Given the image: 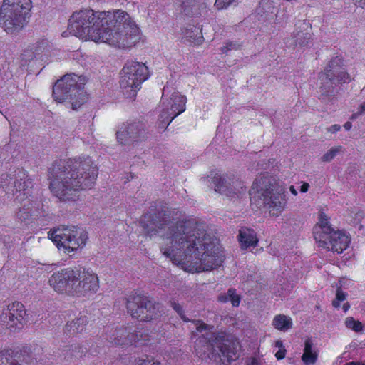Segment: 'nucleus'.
Instances as JSON below:
<instances>
[{
	"instance_id": "37998d69",
	"label": "nucleus",
	"mask_w": 365,
	"mask_h": 365,
	"mask_svg": "<svg viewBox=\"0 0 365 365\" xmlns=\"http://www.w3.org/2000/svg\"><path fill=\"white\" fill-rule=\"evenodd\" d=\"M286 349L284 348L279 349L275 354V356L278 360L283 359L285 357Z\"/></svg>"
},
{
	"instance_id": "5701e85b",
	"label": "nucleus",
	"mask_w": 365,
	"mask_h": 365,
	"mask_svg": "<svg viewBox=\"0 0 365 365\" xmlns=\"http://www.w3.org/2000/svg\"><path fill=\"white\" fill-rule=\"evenodd\" d=\"M64 359L66 361H71L83 357L87 352V348L81 344H72L66 347L62 351Z\"/></svg>"
},
{
	"instance_id": "f8f14e48",
	"label": "nucleus",
	"mask_w": 365,
	"mask_h": 365,
	"mask_svg": "<svg viewBox=\"0 0 365 365\" xmlns=\"http://www.w3.org/2000/svg\"><path fill=\"white\" fill-rule=\"evenodd\" d=\"M148 68L143 63L128 61L124 66L120 76V85L127 98L135 97L140 85L148 78Z\"/></svg>"
},
{
	"instance_id": "a18cd8bd",
	"label": "nucleus",
	"mask_w": 365,
	"mask_h": 365,
	"mask_svg": "<svg viewBox=\"0 0 365 365\" xmlns=\"http://www.w3.org/2000/svg\"><path fill=\"white\" fill-rule=\"evenodd\" d=\"M246 365H259V363L257 359L250 358L246 361Z\"/></svg>"
},
{
	"instance_id": "c756f323",
	"label": "nucleus",
	"mask_w": 365,
	"mask_h": 365,
	"mask_svg": "<svg viewBox=\"0 0 365 365\" xmlns=\"http://www.w3.org/2000/svg\"><path fill=\"white\" fill-rule=\"evenodd\" d=\"M345 324L347 328L351 329L356 332L361 331L364 327L359 321L355 320L353 317L346 318Z\"/></svg>"
},
{
	"instance_id": "58836bf2",
	"label": "nucleus",
	"mask_w": 365,
	"mask_h": 365,
	"mask_svg": "<svg viewBox=\"0 0 365 365\" xmlns=\"http://www.w3.org/2000/svg\"><path fill=\"white\" fill-rule=\"evenodd\" d=\"M192 322L196 326V330L198 332H202V331H206L208 329V325L203 323L200 320H192Z\"/></svg>"
},
{
	"instance_id": "49530a36",
	"label": "nucleus",
	"mask_w": 365,
	"mask_h": 365,
	"mask_svg": "<svg viewBox=\"0 0 365 365\" xmlns=\"http://www.w3.org/2000/svg\"><path fill=\"white\" fill-rule=\"evenodd\" d=\"M340 128H341L340 125L335 124V125H333L331 127H329L328 128V131L334 133H336L337 131H339L340 130Z\"/></svg>"
},
{
	"instance_id": "aec40b11",
	"label": "nucleus",
	"mask_w": 365,
	"mask_h": 365,
	"mask_svg": "<svg viewBox=\"0 0 365 365\" xmlns=\"http://www.w3.org/2000/svg\"><path fill=\"white\" fill-rule=\"evenodd\" d=\"M239 183L233 182V185H230L227 182V180L225 178L220 177L219 181L216 185V191L225 195L226 196L233 198V197H240L242 195L245 193L246 187L243 186H240L237 187Z\"/></svg>"
},
{
	"instance_id": "39448f33",
	"label": "nucleus",
	"mask_w": 365,
	"mask_h": 365,
	"mask_svg": "<svg viewBox=\"0 0 365 365\" xmlns=\"http://www.w3.org/2000/svg\"><path fill=\"white\" fill-rule=\"evenodd\" d=\"M50 286L58 293L85 296L97 292L98 279L92 271L86 269L66 268L54 272L49 278Z\"/></svg>"
},
{
	"instance_id": "a878e982",
	"label": "nucleus",
	"mask_w": 365,
	"mask_h": 365,
	"mask_svg": "<svg viewBox=\"0 0 365 365\" xmlns=\"http://www.w3.org/2000/svg\"><path fill=\"white\" fill-rule=\"evenodd\" d=\"M313 343L310 339H307L304 343V354L302 356L303 362L306 365L313 364L317 359V354L312 349Z\"/></svg>"
},
{
	"instance_id": "ddd939ff",
	"label": "nucleus",
	"mask_w": 365,
	"mask_h": 365,
	"mask_svg": "<svg viewBox=\"0 0 365 365\" xmlns=\"http://www.w3.org/2000/svg\"><path fill=\"white\" fill-rule=\"evenodd\" d=\"M168 88H164L161 100L162 111L159 115V127L166 128L178 115L185 110L186 97L174 91L168 96Z\"/></svg>"
},
{
	"instance_id": "f03ea898",
	"label": "nucleus",
	"mask_w": 365,
	"mask_h": 365,
	"mask_svg": "<svg viewBox=\"0 0 365 365\" xmlns=\"http://www.w3.org/2000/svg\"><path fill=\"white\" fill-rule=\"evenodd\" d=\"M68 29L70 33L82 39L119 48L131 47L140 40L139 28L123 10L101 12L81 10L70 17Z\"/></svg>"
},
{
	"instance_id": "412c9836",
	"label": "nucleus",
	"mask_w": 365,
	"mask_h": 365,
	"mask_svg": "<svg viewBox=\"0 0 365 365\" xmlns=\"http://www.w3.org/2000/svg\"><path fill=\"white\" fill-rule=\"evenodd\" d=\"M296 27V31L292 34L294 43L304 46L311 38V34L308 31L309 23L305 21H299Z\"/></svg>"
},
{
	"instance_id": "4468645a",
	"label": "nucleus",
	"mask_w": 365,
	"mask_h": 365,
	"mask_svg": "<svg viewBox=\"0 0 365 365\" xmlns=\"http://www.w3.org/2000/svg\"><path fill=\"white\" fill-rule=\"evenodd\" d=\"M30 185L28 175L22 168L16 169L13 173H4L0 178V187L6 192L12 195L26 190Z\"/></svg>"
},
{
	"instance_id": "c9c22d12",
	"label": "nucleus",
	"mask_w": 365,
	"mask_h": 365,
	"mask_svg": "<svg viewBox=\"0 0 365 365\" xmlns=\"http://www.w3.org/2000/svg\"><path fill=\"white\" fill-rule=\"evenodd\" d=\"M346 294L342 291L341 287H338L336 289V299L333 300L332 305L339 308L340 307V302L345 300Z\"/></svg>"
},
{
	"instance_id": "72a5a7b5",
	"label": "nucleus",
	"mask_w": 365,
	"mask_h": 365,
	"mask_svg": "<svg viewBox=\"0 0 365 365\" xmlns=\"http://www.w3.org/2000/svg\"><path fill=\"white\" fill-rule=\"evenodd\" d=\"M133 334H138V340L133 341V344H138L139 345H144L150 341V336L145 334L143 330H133Z\"/></svg>"
},
{
	"instance_id": "ea45409f",
	"label": "nucleus",
	"mask_w": 365,
	"mask_h": 365,
	"mask_svg": "<svg viewBox=\"0 0 365 365\" xmlns=\"http://www.w3.org/2000/svg\"><path fill=\"white\" fill-rule=\"evenodd\" d=\"M10 351L4 350L0 351V365H4L6 364V359L10 356Z\"/></svg>"
},
{
	"instance_id": "0eeeda50",
	"label": "nucleus",
	"mask_w": 365,
	"mask_h": 365,
	"mask_svg": "<svg viewBox=\"0 0 365 365\" xmlns=\"http://www.w3.org/2000/svg\"><path fill=\"white\" fill-rule=\"evenodd\" d=\"M319 98L322 102H327L339 93V85L351 81L344 59L340 56L331 58L324 71L319 73Z\"/></svg>"
},
{
	"instance_id": "9b49d317",
	"label": "nucleus",
	"mask_w": 365,
	"mask_h": 365,
	"mask_svg": "<svg viewBox=\"0 0 365 365\" xmlns=\"http://www.w3.org/2000/svg\"><path fill=\"white\" fill-rule=\"evenodd\" d=\"M48 237L58 249L62 247L68 253L82 248L88 239L86 230L74 225H62L49 232Z\"/></svg>"
},
{
	"instance_id": "3c124183",
	"label": "nucleus",
	"mask_w": 365,
	"mask_h": 365,
	"mask_svg": "<svg viewBox=\"0 0 365 365\" xmlns=\"http://www.w3.org/2000/svg\"><path fill=\"white\" fill-rule=\"evenodd\" d=\"M344 128L346 130H349L351 127H352V124L350 122H346L344 125Z\"/></svg>"
},
{
	"instance_id": "4c0bfd02",
	"label": "nucleus",
	"mask_w": 365,
	"mask_h": 365,
	"mask_svg": "<svg viewBox=\"0 0 365 365\" xmlns=\"http://www.w3.org/2000/svg\"><path fill=\"white\" fill-rule=\"evenodd\" d=\"M241 45L235 42H227L226 45L221 48V51L224 53H227L229 51L231 50H237L240 48Z\"/></svg>"
},
{
	"instance_id": "f257e3e1",
	"label": "nucleus",
	"mask_w": 365,
	"mask_h": 365,
	"mask_svg": "<svg viewBox=\"0 0 365 365\" xmlns=\"http://www.w3.org/2000/svg\"><path fill=\"white\" fill-rule=\"evenodd\" d=\"M145 235H158L162 242L160 251L174 263L184 264L194 258L190 272L211 271L220 267L225 255L218 240L207 232V225L195 219L176 220L168 208L157 209L143 215L140 221Z\"/></svg>"
},
{
	"instance_id": "f3484780",
	"label": "nucleus",
	"mask_w": 365,
	"mask_h": 365,
	"mask_svg": "<svg viewBox=\"0 0 365 365\" xmlns=\"http://www.w3.org/2000/svg\"><path fill=\"white\" fill-rule=\"evenodd\" d=\"M26 310L21 302H16L7 306L4 309L1 320L5 324L8 329H21L24 322Z\"/></svg>"
},
{
	"instance_id": "423d86ee",
	"label": "nucleus",
	"mask_w": 365,
	"mask_h": 365,
	"mask_svg": "<svg viewBox=\"0 0 365 365\" xmlns=\"http://www.w3.org/2000/svg\"><path fill=\"white\" fill-rule=\"evenodd\" d=\"M284 192L272 175L264 173L255 179L249 194L250 201L259 208H268L272 215H278L287 202Z\"/></svg>"
},
{
	"instance_id": "603ef678",
	"label": "nucleus",
	"mask_w": 365,
	"mask_h": 365,
	"mask_svg": "<svg viewBox=\"0 0 365 365\" xmlns=\"http://www.w3.org/2000/svg\"><path fill=\"white\" fill-rule=\"evenodd\" d=\"M275 346L279 349L284 348L283 344L282 341H277L275 343Z\"/></svg>"
},
{
	"instance_id": "cd10ccee",
	"label": "nucleus",
	"mask_w": 365,
	"mask_h": 365,
	"mask_svg": "<svg viewBox=\"0 0 365 365\" xmlns=\"http://www.w3.org/2000/svg\"><path fill=\"white\" fill-rule=\"evenodd\" d=\"M218 301L223 303L230 301L232 306L238 307L240 302V297L236 294L235 289L230 288L226 293L218 296Z\"/></svg>"
},
{
	"instance_id": "2eb2a0df",
	"label": "nucleus",
	"mask_w": 365,
	"mask_h": 365,
	"mask_svg": "<svg viewBox=\"0 0 365 365\" xmlns=\"http://www.w3.org/2000/svg\"><path fill=\"white\" fill-rule=\"evenodd\" d=\"M317 242L322 248L341 253L348 247L350 240L341 231L333 229L330 233L324 234L322 237L317 235Z\"/></svg>"
},
{
	"instance_id": "c03bdc74",
	"label": "nucleus",
	"mask_w": 365,
	"mask_h": 365,
	"mask_svg": "<svg viewBox=\"0 0 365 365\" xmlns=\"http://www.w3.org/2000/svg\"><path fill=\"white\" fill-rule=\"evenodd\" d=\"M34 51L36 53L39 54L40 52H41V48L38 45V46L33 45L32 46L30 47V48L28 50V51ZM26 52H27V51H26L25 53Z\"/></svg>"
},
{
	"instance_id": "473e14b6",
	"label": "nucleus",
	"mask_w": 365,
	"mask_h": 365,
	"mask_svg": "<svg viewBox=\"0 0 365 365\" xmlns=\"http://www.w3.org/2000/svg\"><path fill=\"white\" fill-rule=\"evenodd\" d=\"M170 304L171 307L179 314L180 318L184 322H190V320L185 316V312L183 310L182 307L174 299L170 301Z\"/></svg>"
},
{
	"instance_id": "de8ad7c7",
	"label": "nucleus",
	"mask_w": 365,
	"mask_h": 365,
	"mask_svg": "<svg viewBox=\"0 0 365 365\" xmlns=\"http://www.w3.org/2000/svg\"><path fill=\"white\" fill-rule=\"evenodd\" d=\"M309 185L307 182H304L300 187V191L302 192H307L309 190Z\"/></svg>"
},
{
	"instance_id": "dca6fc26",
	"label": "nucleus",
	"mask_w": 365,
	"mask_h": 365,
	"mask_svg": "<svg viewBox=\"0 0 365 365\" xmlns=\"http://www.w3.org/2000/svg\"><path fill=\"white\" fill-rule=\"evenodd\" d=\"M145 138V125L143 122L128 123L117 132L118 141L124 145H133Z\"/></svg>"
},
{
	"instance_id": "20e7f679",
	"label": "nucleus",
	"mask_w": 365,
	"mask_h": 365,
	"mask_svg": "<svg viewBox=\"0 0 365 365\" xmlns=\"http://www.w3.org/2000/svg\"><path fill=\"white\" fill-rule=\"evenodd\" d=\"M240 344L233 334L225 331H210L198 336L195 342V351L200 358L220 359L229 364L239 358Z\"/></svg>"
},
{
	"instance_id": "4be33fe9",
	"label": "nucleus",
	"mask_w": 365,
	"mask_h": 365,
	"mask_svg": "<svg viewBox=\"0 0 365 365\" xmlns=\"http://www.w3.org/2000/svg\"><path fill=\"white\" fill-rule=\"evenodd\" d=\"M238 238L242 249L255 247L258 242L256 232L252 229L247 227H242L240 230Z\"/></svg>"
},
{
	"instance_id": "e433bc0d",
	"label": "nucleus",
	"mask_w": 365,
	"mask_h": 365,
	"mask_svg": "<svg viewBox=\"0 0 365 365\" xmlns=\"http://www.w3.org/2000/svg\"><path fill=\"white\" fill-rule=\"evenodd\" d=\"M237 1V0H216L215 6L218 9H223L235 3Z\"/></svg>"
},
{
	"instance_id": "f704fd0d",
	"label": "nucleus",
	"mask_w": 365,
	"mask_h": 365,
	"mask_svg": "<svg viewBox=\"0 0 365 365\" xmlns=\"http://www.w3.org/2000/svg\"><path fill=\"white\" fill-rule=\"evenodd\" d=\"M133 334H138V340L133 341V344H138L139 345H144L150 341V336L145 334L143 330H133Z\"/></svg>"
},
{
	"instance_id": "2f4dec72",
	"label": "nucleus",
	"mask_w": 365,
	"mask_h": 365,
	"mask_svg": "<svg viewBox=\"0 0 365 365\" xmlns=\"http://www.w3.org/2000/svg\"><path fill=\"white\" fill-rule=\"evenodd\" d=\"M342 150L341 146L331 148L322 157V160L324 162H330Z\"/></svg>"
},
{
	"instance_id": "393cba45",
	"label": "nucleus",
	"mask_w": 365,
	"mask_h": 365,
	"mask_svg": "<svg viewBox=\"0 0 365 365\" xmlns=\"http://www.w3.org/2000/svg\"><path fill=\"white\" fill-rule=\"evenodd\" d=\"M319 221L317 223V225L314 229V237L317 241V235H320L321 237L324 234L330 233V232L334 229L329 225L328 219L324 213H320Z\"/></svg>"
},
{
	"instance_id": "9d476101",
	"label": "nucleus",
	"mask_w": 365,
	"mask_h": 365,
	"mask_svg": "<svg viewBox=\"0 0 365 365\" xmlns=\"http://www.w3.org/2000/svg\"><path fill=\"white\" fill-rule=\"evenodd\" d=\"M126 309L133 318L141 322L158 321L165 313L162 304L143 294H130L126 298Z\"/></svg>"
},
{
	"instance_id": "6e6d98bb",
	"label": "nucleus",
	"mask_w": 365,
	"mask_h": 365,
	"mask_svg": "<svg viewBox=\"0 0 365 365\" xmlns=\"http://www.w3.org/2000/svg\"><path fill=\"white\" fill-rule=\"evenodd\" d=\"M361 114H358V111L354 114H352L351 117V120H354L356 119L359 115H360Z\"/></svg>"
},
{
	"instance_id": "7ed1b4c3",
	"label": "nucleus",
	"mask_w": 365,
	"mask_h": 365,
	"mask_svg": "<svg viewBox=\"0 0 365 365\" xmlns=\"http://www.w3.org/2000/svg\"><path fill=\"white\" fill-rule=\"evenodd\" d=\"M98 169L88 155L55 161L48 170L49 188L61 201L75 200L80 190L95 184Z\"/></svg>"
},
{
	"instance_id": "c85d7f7f",
	"label": "nucleus",
	"mask_w": 365,
	"mask_h": 365,
	"mask_svg": "<svg viewBox=\"0 0 365 365\" xmlns=\"http://www.w3.org/2000/svg\"><path fill=\"white\" fill-rule=\"evenodd\" d=\"M187 39L195 44H200L202 43L203 36L199 28L194 26L190 29H187L185 32Z\"/></svg>"
},
{
	"instance_id": "1a4fd4ad",
	"label": "nucleus",
	"mask_w": 365,
	"mask_h": 365,
	"mask_svg": "<svg viewBox=\"0 0 365 365\" xmlns=\"http://www.w3.org/2000/svg\"><path fill=\"white\" fill-rule=\"evenodd\" d=\"M31 0H4L0 9V26L8 34L21 31L31 16Z\"/></svg>"
},
{
	"instance_id": "79ce46f5",
	"label": "nucleus",
	"mask_w": 365,
	"mask_h": 365,
	"mask_svg": "<svg viewBox=\"0 0 365 365\" xmlns=\"http://www.w3.org/2000/svg\"><path fill=\"white\" fill-rule=\"evenodd\" d=\"M6 364L4 365H22L19 363L18 360L14 358L11 354L10 356L6 359Z\"/></svg>"
},
{
	"instance_id": "6e6552de",
	"label": "nucleus",
	"mask_w": 365,
	"mask_h": 365,
	"mask_svg": "<svg viewBox=\"0 0 365 365\" xmlns=\"http://www.w3.org/2000/svg\"><path fill=\"white\" fill-rule=\"evenodd\" d=\"M85 83L84 77L74 73L64 75L53 86V98L58 103L68 101L71 108L76 110L87 100L83 90Z\"/></svg>"
},
{
	"instance_id": "b1692460",
	"label": "nucleus",
	"mask_w": 365,
	"mask_h": 365,
	"mask_svg": "<svg viewBox=\"0 0 365 365\" xmlns=\"http://www.w3.org/2000/svg\"><path fill=\"white\" fill-rule=\"evenodd\" d=\"M87 323L88 321L86 317L81 316L79 317H76L71 322H67L65 329L71 334L81 333L86 329Z\"/></svg>"
},
{
	"instance_id": "8fccbe9b",
	"label": "nucleus",
	"mask_w": 365,
	"mask_h": 365,
	"mask_svg": "<svg viewBox=\"0 0 365 365\" xmlns=\"http://www.w3.org/2000/svg\"><path fill=\"white\" fill-rule=\"evenodd\" d=\"M355 4L358 6L365 9V0H355Z\"/></svg>"
},
{
	"instance_id": "864d4df0",
	"label": "nucleus",
	"mask_w": 365,
	"mask_h": 365,
	"mask_svg": "<svg viewBox=\"0 0 365 365\" xmlns=\"http://www.w3.org/2000/svg\"><path fill=\"white\" fill-rule=\"evenodd\" d=\"M290 192L294 195H297V190H295L294 187L293 185L290 186Z\"/></svg>"
},
{
	"instance_id": "6ab92c4d",
	"label": "nucleus",
	"mask_w": 365,
	"mask_h": 365,
	"mask_svg": "<svg viewBox=\"0 0 365 365\" xmlns=\"http://www.w3.org/2000/svg\"><path fill=\"white\" fill-rule=\"evenodd\" d=\"M177 9L187 16H195L201 14V10L205 8L200 0H176Z\"/></svg>"
},
{
	"instance_id": "7c9ffc66",
	"label": "nucleus",
	"mask_w": 365,
	"mask_h": 365,
	"mask_svg": "<svg viewBox=\"0 0 365 365\" xmlns=\"http://www.w3.org/2000/svg\"><path fill=\"white\" fill-rule=\"evenodd\" d=\"M36 210H32L30 207H26V205L24 207H21L17 212V217L22 221H25L29 220L31 217L34 216V212Z\"/></svg>"
},
{
	"instance_id": "4d7b16f0",
	"label": "nucleus",
	"mask_w": 365,
	"mask_h": 365,
	"mask_svg": "<svg viewBox=\"0 0 365 365\" xmlns=\"http://www.w3.org/2000/svg\"><path fill=\"white\" fill-rule=\"evenodd\" d=\"M344 365H365V364H360L356 363V362H351V363H347Z\"/></svg>"
},
{
	"instance_id": "a19ab883",
	"label": "nucleus",
	"mask_w": 365,
	"mask_h": 365,
	"mask_svg": "<svg viewBox=\"0 0 365 365\" xmlns=\"http://www.w3.org/2000/svg\"><path fill=\"white\" fill-rule=\"evenodd\" d=\"M135 365H160V364L158 361L155 362L149 360L138 359L135 361Z\"/></svg>"
},
{
	"instance_id": "a211bd4d",
	"label": "nucleus",
	"mask_w": 365,
	"mask_h": 365,
	"mask_svg": "<svg viewBox=\"0 0 365 365\" xmlns=\"http://www.w3.org/2000/svg\"><path fill=\"white\" fill-rule=\"evenodd\" d=\"M107 339L115 345L133 344V341L138 340V334L133 333L132 327H116L107 331Z\"/></svg>"
},
{
	"instance_id": "09e8293b",
	"label": "nucleus",
	"mask_w": 365,
	"mask_h": 365,
	"mask_svg": "<svg viewBox=\"0 0 365 365\" xmlns=\"http://www.w3.org/2000/svg\"><path fill=\"white\" fill-rule=\"evenodd\" d=\"M364 113H365V102L360 104L358 108V114L362 115Z\"/></svg>"
},
{
	"instance_id": "5fc2aeb1",
	"label": "nucleus",
	"mask_w": 365,
	"mask_h": 365,
	"mask_svg": "<svg viewBox=\"0 0 365 365\" xmlns=\"http://www.w3.org/2000/svg\"><path fill=\"white\" fill-rule=\"evenodd\" d=\"M350 307V305L349 303H345L344 305H343V309L344 312H346Z\"/></svg>"
},
{
	"instance_id": "bb28decb",
	"label": "nucleus",
	"mask_w": 365,
	"mask_h": 365,
	"mask_svg": "<svg viewBox=\"0 0 365 365\" xmlns=\"http://www.w3.org/2000/svg\"><path fill=\"white\" fill-rule=\"evenodd\" d=\"M272 325L278 330L287 331L292 328V321L290 317L286 315L279 314L274 318Z\"/></svg>"
}]
</instances>
